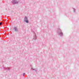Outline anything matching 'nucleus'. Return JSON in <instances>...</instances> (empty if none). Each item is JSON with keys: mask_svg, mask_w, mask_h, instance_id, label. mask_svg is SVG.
<instances>
[{"mask_svg": "<svg viewBox=\"0 0 79 79\" xmlns=\"http://www.w3.org/2000/svg\"><path fill=\"white\" fill-rule=\"evenodd\" d=\"M57 34L60 35V37H63V33L62 32V31L61 30L60 28H58L57 29Z\"/></svg>", "mask_w": 79, "mask_h": 79, "instance_id": "f257e3e1", "label": "nucleus"}, {"mask_svg": "<svg viewBox=\"0 0 79 79\" xmlns=\"http://www.w3.org/2000/svg\"><path fill=\"white\" fill-rule=\"evenodd\" d=\"M12 3L13 4H16L18 3V2L16 0H13L12 2Z\"/></svg>", "mask_w": 79, "mask_h": 79, "instance_id": "f03ea898", "label": "nucleus"}, {"mask_svg": "<svg viewBox=\"0 0 79 79\" xmlns=\"http://www.w3.org/2000/svg\"><path fill=\"white\" fill-rule=\"evenodd\" d=\"M36 39H37V36H36V35L35 33V32H34V35L33 36V40H36Z\"/></svg>", "mask_w": 79, "mask_h": 79, "instance_id": "7ed1b4c3", "label": "nucleus"}, {"mask_svg": "<svg viewBox=\"0 0 79 79\" xmlns=\"http://www.w3.org/2000/svg\"><path fill=\"white\" fill-rule=\"evenodd\" d=\"M3 69H6V70H7V71L10 70V68L9 67H3Z\"/></svg>", "mask_w": 79, "mask_h": 79, "instance_id": "20e7f679", "label": "nucleus"}, {"mask_svg": "<svg viewBox=\"0 0 79 79\" xmlns=\"http://www.w3.org/2000/svg\"><path fill=\"white\" fill-rule=\"evenodd\" d=\"M73 12L74 13H76V9L75 8H73Z\"/></svg>", "mask_w": 79, "mask_h": 79, "instance_id": "39448f33", "label": "nucleus"}, {"mask_svg": "<svg viewBox=\"0 0 79 79\" xmlns=\"http://www.w3.org/2000/svg\"><path fill=\"white\" fill-rule=\"evenodd\" d=\"M14 29L15 31V32H18V30L17 29V28H16V27H14Z\"/></svg>", "mask_w": 79, "mask_h": 79, "instance_id": "423d86ee", "label": "nucleus"}, {"mask_svg": "<svg viewBox=\"0 0 79 79\" xmlns=\"http://www.w3.org/2000/svg\"><path fill=\"white\" fill-rule=\"evenodd\" d=\"M24 22H25L26 23H29V21L28 20H24Z\"/></svg>", "mask_w": 79, "mask_h": 79, "instance_id": "0eeeda50", "label": "nucleus"}, {"mask_svg": "<svg viewBox=\"0 0 79 79\" xmlns=\"http://www.w3.org/2000/svg\"><path fill=\"white\" fill-rule=\"evenodd\" d=\"M31 69H32V70H33V71L34 70L35 71H36V72L37 71V69H33V68H31Z\"/></svg>", "mask_w": 79, "mask_h": 79, "instance_id": "6e6552de", "label": "nucleus"}, {"mask_svg": "<svg viewBox=\"0 0 79 79\" xmlns=\"http://www.w3.org/2000/svg\"><path fill=\"white\" fill-rule=\"evenodd\" d=\"M24 20H27V17L25 16L24 18Z\"/></svg>", "mask_w": 79, "mask_h": 79, "instance_id": "1a4fd4ad", "label": "nucleus"}, {"mask_svg": "<svg viewBox=\"0 0 79 79\" xmlns=\"http://www.w3.org/2000/svg\"><path fill=\"white\" fill-rule=\"evenodd\" d=\"M24 75H25V73H23V76H24Z\"/></svg>", "mask_w": 79, "mask_h": 79, "instance_id": "9d476101", "label": "nucleus"}, {"mask_svg": "<svg viewBox=\"0 0 79 79\" xmlns=\"http://www.w3.org/2000/svg\"><path fill=\"white\" fill-rule=\"evenodd\" d=\"M2 22H0V25H2Z\"/></svg>", "mask_w": 79, "mask_h": 79, "instance_id": "9b49d317", "label": "nucleus"}, {"mask_svg": "<svg viewBox=\"0 0 79 79\" xmlns=\"http://www.w3.org/2000/svg\"><path fill=\"white\" fill-rule=\"evenodd\" d=\"M1 19V20L2 19V17H1V19Z\"/></svg>", "mask_w": 79, "mask_h": 79, "instance_id": "f8f14e48", "label": "nucleus"}]
</instances>
